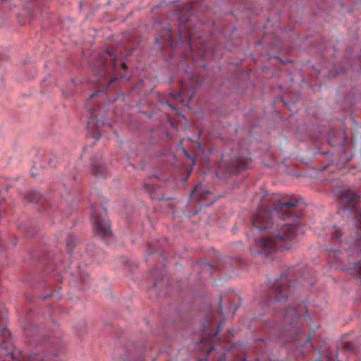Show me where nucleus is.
Returning <instances> with one entry per match:
<instances>
[{
    "mask_svg": "<svg viewBox=\"0 0 361 361\" xmlns=\"http://www.w3.org/2000/svg\"><path fill=\"white\" fill-rule=\"evenodd\" d=\"M42 198L40 193L37 191H34L30 193L27 196V200L30 202H38Z\"/></svg>",
    "mask_w": 361,
    "mask_h": 361,
    "instance_id": "nucleus-15",
    "label": "nucleus"
},
{
    "mask_svg": "<svg viewBox=\"0 0 361 361\" xmlns=\"http://www.w3.org/2000/svg\"><path fill=\"white\" fill-rule=\"evenodd\" d=\"M299 319L300 316L296 310L293 307H289L284 313L281 326L284 334H290L291 342H295L296 347L300 345L301 348H302L311 342L314 333L309 335L307 338L305 337V342H303L302 337H305V336L300 331Z\"/></svg>",
    "mask_w": 361,
    "mask_h": 361,
    "instance_id": "nucleus-2",
    "label": "nucleus"
},
{
    "mask_svg": "<svg viewBox=\"0 0 361 361\" xmlns=\"http://www.w3.org/2000/svg\"><path fill=\"white\" fill-rule=\"evenodd\" d=\"M208 330V326H203V335L202 336V342H204L205 341L206 337V332Z\"/></svg>",
    "mask_w": 361,
    "mask_h": 361,
    "instance_id": "nucleus-22",
    "label": "nucleus"
},
{
    "mask_svg": "<svg viewBox=\"0 0 361 361\" xmlns=\"http://www.w3.org/2000/svg\"><path fill=\"white\" fill-rule=\"evenodd\" d=\"M213 350H214V345H211V347L207 350V353L209 354L211 352H212Z\"/></svg>",
    "mask_w": 361,
    "mask_h": 361,
    "instance_id": "nucleus-29",
    "label": "nucleus"
},
{
    "mask_svg": "<svg viewBox=\"0 0 361 361\" xmlns=\"http://www.w3.org/2000/svg\"><path fill=\"white\" fill-rule=\"evenodd\" d=\"M299 353L301 354V355L304 354L303 350L302 349L300 350Z\"/></svg>",
    "mask_w": 361,
    "mask_h": 361,
    "instance_id": "nucleus-34",
    "label": "nucleus"
},
{
    "mask_svg": "<svg viewBox=\"0 0 361 361\" xmlns=\"http://www.w3.org/2000/svg\"><path fill=\"white\" fill-rule=\"evenodd\" d=\"M104 125L103 121H99L97 115H92L90 117L87 122V127L89 128H99L101 126Z\"/></svg>",
    "mask_w": 361,
    "mask_h": 361,
    "instance_id": "nucleus-12",
    "label": "nucleus"
},
{
    "mask_svg": "<svg viewBox=\"0 0 361 361\" xmlns=\"http://www.w3.org/2000/svg\"><path fill=\"white\" fill-rule=\"evenodd\" d=\"M92 171L96 176H104V167L100 164H94L92 166Z\"/></svg>",
    "mask_w": 361,
    "mask_h": 361,
    "instance_id": "nucleus-14",
    "label": "nucleus"
},
{
    "mask_svg": "<svg viewBox=\"0 0 361 361\" xmlns=\"http://www.w3.org/2000/svg\"><path fill=\"white\" fill-rule=\"evenodd\" d=\"M2 305H1L0 309L2 308ZM4 313L2 312H0V320L3 319L4 318Z\"/></svg>",
    "mask_w": 361,
    "mask_h": 361,
    "instance_id": "nucleus-31",
    "label": "nucleus"
},
{
    "mask_svg": "<svg viewBox=\"0 0 361 361\" xmlns=\"http://www.w3.org/2000/svg\"><path fill=\"white\" fill-rule=\"evenodd\" d=\"M258 208L252 219V232L255 235L264 232V236L255 237L257 253L268 255L276 250H288L299 228L294 224L300 214V201L292 197L269 194L262 191L255 196ZM252 255L257 252L251 250Z\"/></svg>",
    "mask_w": 361,
    "mask_h": 361,
    "instance_id": "nucleus-1",
    "label": "nucleus"
},
{
    "mask_svg": "<svg viewBox=\"0 0 361 361\" xmlns=\"http://www.w3.org/2000/svg\"><path fill=\"white\" fill-rule=\"evenodd\" d=\"M343 235V233L340 229H336L332 233V240L335 243H340L342 242L341 237Z\"/></svg>",
    "mask_w": 361,
    "mask_h": 361,
    "instance_id": "nucleus-16",
    "label": "nucleus"
},
{
    "mask_svg": "<svg viewBox=\"0 0 361 361\" xmlns=\"http://www.w3.org/2000/svg\"><path fill=\"white\" fill-rule=\"evenodd\" d=\"M351 271L353 274L361 277V261L355 263Z\"/></svg>",
    "mask_w": 361,
    "mask_h": 361,
    "instance_id": "nucleus-18",
    "label": "nucleus"
},
{
    "mask_svg": "<svg viewBox=\"0 0 361 361\" xmlns=\"http://www.w3.org/2000/svg\"><path fill=\"white\" fill-rule=\"evenodd\" d=\"M169 122H170V123H171V126L173 128H176V124H175L173 121H171L170 120V121H169Z\"/></svg>",
    "mask_w": 361,
    "mask_h": 361,
    "instance_id": "nucleus-32",
    "label": "nucleus"
},
{
    "mask_svg": "<svg viewBox=\"0 0 361 361\" xmlns=\"http://www.w3.org/2000/svg\"><path fill=\"white\" fill-rule=\"evenodd\" d=\"M356 238L355 240L345 239L348 243H355L357 246H359L361 243V232L360 231H357L355 232Z\"/></svg>",
    "mask_w": 361,
    "mask_h": 361,
    "instance_id": "nucleus-19",
    "label": "nucleus"
},
{
    "mask_svg": "<svg viewBox=\"0 0 361 361\" xmlns=\"http://www.w3.org/2000/svg\"><path fill=\"white\" fill-rule=\"evenodd\" d=\"M327 357H328V361H333V357L331 353H329V355H328Z\"/></svg>",
    "mask_w": 361,
    "mask_h": 361,
    "instance_id": "nucleus-30",
    "label": "nucleus"
},
{
    "mask_svg": "<svg viewBox=\"0 0 361 361\" xmlns=\"http://www.w3.org/2000/svg\"><path fill=\"white\" fill-rule=\"evenodd\" d=\"M183 152H184L185 155L186 157H188V158L191 159H192V163H193V164H195V157H190V156L188 154V153L186 152V150H185V149L183 150Z\"/></svg>",
    "mask_w": 361,
    "mask_h": 361,
    "instance_id": "nucleus-26",
    "label": "nucleus"
},
{
    "mask_svg": "<svg viewBox=\"0 0 361 361\" xmlns=\"http://www.w3.org/2000/svg\"><path fill=\"white\" fill-rule=\"evenodd\" d=\"M118 68L123 71L127 69V66L123 61L121 62V66L118 67Z\"/></svg>",
    "mask_w": 361,
    "mask_h": 361,
    "instance_id": "nucleus-24",
    "label": "nucleus"
},
{
    "mask_svg": "<svg viewBox=\"0 0 361 361\" xmlns=\"http://www.w3.org/2000/svg\"><path fill=\"white\" fill-rule=\"evenodd\" d=\"M224 321H221V323L219 324V326L216 328V331L214 332L213 337L214 338L221 331V326L224 324Z\"/></svg>",
    "mask_w": 361,
    "mask_h": 361,
    "instance_id": "nucleus-21",
    "label": "nucleus"
},
{
    "mask_svg": "<svg viewBox=\"0 0 361 361\" xmlns=\"http://www.w3.org/2000/svg\"><path fill=\"white\" fill-rule=\"evenodd\" d=\"M10 340V332L6 328L0 329V345Z\"/></svg>",
    "mask_w": 361,
    "mask_h": 361,
    "instance_id": "nucleus-13",
    "label": "nucleus"
},
{
    "mask_svg": "<svg viewBox=\"0 0 361 361\" xmlns=\"http://www.w3.org/2000/svg\"><path fill=\"white\" fill-rule=\"evenodd\" d=\"M249 163L250 161L247 159H243L242 157H237L235 159H232L228 164V171L232 173H238L241 170L248 167Z\"/></svg>",
    "mask_w": 361,
    "mask_h": 361,
    "instance_id": "nucleus-9",
    "label": "nucleus"
},
{
    "mask_svg": "<svg viewBox=\"0 0 361 361\" xmlns=\"http://www.w3.org/2000/svg\"><path fill=\"white\" fill-rule=\"evenodd\" d=\"M119 75H120L121 78H123L124 77L122 73H120Z\"/></svg>",
    "mask_w": 361,
    "mask_h": 361,
    "instance_id": "nucleus-35",
    "label": "nucleus"
},
{
    "mask_svg": "<svg viewBox=\"0 0 361 361\" xmlns=\"http://www.w3.org/2000/svg\"><path fill=\"white\" fill-rule=\"evenodd\" d=\"M242 361H246L245 358H243V359L242 360Z\"/></svg>",
    "mask_w": 361,
    "mask_h": 361,
    "instance_id": "nucleus-36",
    "label": "nucleus"
},
{
    "mask_svg": "<svg viewBox=\"0 0 361 361\" xmlns=\"http://www.w3.org/2000/svg\"><path fill=\"white\" fill-rule=\"evenodd\" d=\"M11 360H12V361H20L18 359H15L13 353H10V354H8L7 355L6 361H11Z\"/></svg>",
    "mask_w": 361,
    "mask_h": 361,
    "instance_id": "nucleus-23",
    "label": "nucleus"
},
{
    "mask_svg": "<svg viewBox=\"0 0 361 361\" xmlns=\"http://www.w3.org/2000/svg\"><path fill=\"white\" fill-rule=\"evenodd\" d=\"M210 192L204 189L202 185H197L195 187V188L192 190L190 196L191 197L194 198L195 197H197L198 201L201 202L203 199L209 195Z\"/></svg>",
    "mask_w": 361,
    "mask_h": 361,
    "instance_id": "nucleus-11",
    "label": "nucleus"
},
{
    "mask_svg": "<svg viewBox=\"0 0 361 361\" xmlns=\"http://www.w3.org/2000/svg\"><path fill=\"white\" fill-rule=\"evenodd\" d=\"M116 80L117 78L116 77H112L109 82V85L114 83Z\"/></svg>",
    "mask_w": 361,
    "mask_h": 361,
    "instance_id": "nucleus-28",
    "label": "nucleus"
},
{
    "mask_svg": "<svg viewBox=\"0 0 361 361\" xmlns=\"http://www.w3.org/2000/svg\"><path fill=\"white\" fill-rule=\"evenodd\" d=\"M106 212L98 214L97 211L92 208V219L94 224V233L97 236L108 238L111 235V231L109 221L105 217Z\"/></svg>",
    "mask_w": 361,
    "mask_h": 361,
    "instance_id": "nucleus-7",
    "label": "nucleus"
},
{
    "mask_svg": "<svg viewBox=\"0 0 361 361\" xmlns=\"http://www.w3.org/2000/svg\"><path fill=\"white\" fill-rule=\"evenodd\" d=\"M98 94V92H95L94 94H92L91 96H90V98H94L97 94Z\"/></svg>",
    "mask_w": 361,
    "mask_h": 361,
    "instance_id": "nucleus-33",
    "label": "nucleus"
},
{
    "mask_svg": "<svg viewBox=\"0 0 361 361\" xmlns=\"http://www.w3.org/2000/svg\"><path fill=\"white\" fill-rule=\"evenodd\" d=\"M144 190L149 193L152 199L161 200L164 199L161 189L152 184L146 183L143 185Z\"/></svg>",
    "mask_w": 361,
    "mask_h": 361,
    "instance_id": "nucleus-10",
    "label": "nucleus"
},
{
    "mask_svg": "<svg viewBox=\"0 0 361 361\" xmlns=\"http://www.w3.org/2000/svg\"><path fill=\"white\" fill-rule=\"evenodd\" d=\"M338 349L346 353H351L355 350V348L348 342L341 344Z\"/></svg>",
    "mask_w": 361,
    "mask_h": 361,
    "instance_id": "nucleus-17",
    "label": "nucleus"
},
{
    "mask_svg": "<svg viewBox=\"0 0 361 361\" xmlns=\"http://www.w3.org/2000/svg\"><path fill=\"white\" fill-rule=\"evenodd\" d=\"M166 104L168 106H169V107L171 109V110H173V111H177V109H176L174 106H173L172 105H171V104L169 103V102H166Z\"/></svg>",
    "mask_w": 361,
    "mask_h": 361,
    "instance_id": "nucleus-27",
    "label": "nucleus"
},
{
    "mask_svg": "<svg viewBox=\"0 0 361 361\" xmlns=\"http://www.w3.org/2000/svg\"><path fill=\"white\" fill-rule=\"evenodd\" d=\"M116 51L106 50V52L99 58L100 71L96 72L99 77H104L106 75V67L107 62L109 61L112 68L117 71Z\"/></svg>",
    "mask_w": 361,
    "mask_h": 361,
    "instance_id": "nucleus-8",
    "label": "nucleus"
},
{
    "mask_svg": "<svg viewBox=\"0 0 361 361\" xmlns=\"http://www.w3.org/2000/svg\"><path fill=\"white\" fill-rule=\"evenodd\" d=\"M294 269H289L275 281L271 286V295L274 297L269 302V306H274L275 303L286 301L293 288Z\"/></svg>",
    "mask_w": 361,
    "mask_h": 361,
    "instance_id": "nucleus-4",
    "label": "nucleus"
},
{
    "mask_svg": "<svg viewBox=\"0 0 361 361\" xmlns=\"http://www.w3.org/2000/svg\"><path fill=\"white\" fill-rule=\"evenodd\" d=\"M221 302H222V298L220 299V302H219V309H218V311L221 315H222V314H223V308H222Z\"/></svg>",
    "mask_w": 361,
    "mask_h": 361,
    "instance_id": "nucleus-25",
    "label": "nucleus"
},
{
    "mask_svg": "<svg viewBox=\"0 0 361 361\" xmlns=\"http://www.w3.org/2000/svg\"><path fill=\"white\" fill-rule=\"evenodd\" d=\"M195 6V2H191L190 4L185 6L181 10L178 11L177 16L180 19L179 25V35L180 39H184L187 35L190 41V46L192 47V42L195 39L201 37L200 34L195 32V29L197 25L194 27H190V25L187 24L189 22L190 16L192 14V10Z\"/></svg>",
    "mask_w": 361,
    "mask_h": 361,
    "instance_id": "nucleus-5",
    "label": "nucleus"
},
{
    "mask_svg": "<svg viewBox=\"0 0 361 361\" xmlns=\"http://www.w3.org/2000/svg\"><path fill=\"white\" fill-rule=\"evenodd\" d=\"M180 92H171V96L175 100L183 102V97L191 99L200 86L196 75L190 71H186L180 79Z\"/></svg>",
    "mask_w": 361,
    "mask_h": 361,
    "instance_id": "nucleus-6",
    "label": "nucleus"
},
{
    "mask_svg": "<svg viewBox=\"0 0 361 361\" xmlns=\"http://www.w3.org/2000/svg\"><path fill=\"white\" fill-rule=\"evenodd\" d=\"M75 246V238L73 236L69 237L68 240L66 241V248L67 251L69 253H71Z\"/></svg>",
    "mask_w": 361,
    "mask_h": 361,
    "instance_id": "nucleus-20",
    "label": "nucleus"
},
{
    "mask_svg": "<svg viewBox=\"0 0 361 361\" xmlns=\"http://www.w3.org/2000/svg\"><path fill=\"white\" fill-rule=\"evenodd\" d=\"M339 204L348 211L347 216L352 219V224L361 229V208L357 195L348 189L342 188L339 191Z\"/></svg>",
    "mask_w": 361,
    "mask_h": 361,
    "instance_id": "nucleus-3",
    "label": "nucleus"
}]
</instances>
